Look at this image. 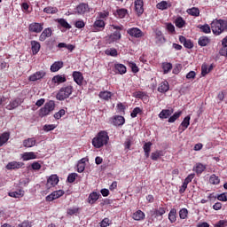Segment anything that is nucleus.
Here are the masks:
<instances>
[{
	"mask_svg": "<svg viewBox=\"0 0 227 227\" xmlns=\"http://www.w3.org/2000/svg\"><path fill=\"white\" fill-rule=\"evenodd\" d=\"M98 198H100V194L97 192H93L89 195V203L90 205H93L94 203H97Z\"/></svg>",
	"mask_w": 227,
	"mask_h": 227,
	"instance_id": "31",
	"label": "nucleus"
},
{
	"mask_svg": "<svg viewBox=\"0 0 227 227\" xmlns=\"http://www.w3.org/2000/svg\"><path fill=\"white\" fill-rule=\"evenodd\" d=\"M55 107L56 103L53 100L46 102L44 106L39 110V116H42V118H43V116L51 114V113H52Z\"/></svg>",
	"mask_w": 227,
	"mask_h": 227,
	"instance_id": "5",
	"label": "nucleus"
},
{
	"mask_svg": "<svg viewBox=\"0 0 227 227\" xmlns=\"http://www.w3.org/2000/svg\"><path fill=\"white\" fill-rule=\"evenodd\" d=\"M67 81V76L65 74H58L52 77L51 82L53 84H63Z\"/></svg>",
	"mask_w": 227,
	"mask_h": 227,
	"instance_id": "24",
	"label": "nucleus"
},
{
	"mask_svg": "<svg viewBox=\"0 0 227 227\" xmlns=\"http://www.w3.org/2000/svg\"><path fill=\"white\" fill-rule=\"evenodd\" d=\"M221 183V179H219V176H215V174L211 175L209 177V184L212 185H219Z\"/></svg>",
	"mask_w": 227,
	"mask_h": 227,
	"instance_id": "46",
	"label": "nucleus"
},
{
	"mask_svg": "<svg viewBox=\"0 0 227 227\" xmlns=\"http://www.w3.org/2000/svg\"><path fill=\"white\" fill-rule=\"evenodd\" d=\"M30 33H42L43 31V23L33 22L28 26Z\"/></svg>",
	"mask_w": 227,
	"mask_h": 227,
	"instance_id": "9",
	"label": "nucleus"
},
{
	"mask_svg": "<svg viewBox=\"0 0 227 227\" xmlns=\"http://www.w3.org/2000/svg\"><path fill=\"white\" fill-rule=\"evenodd\" d=\"M106 54L107 56H112L113 58H116V56H118V51L114 48H110L106 51Z\"/></svg>",
	"mask_w": 227,
	"mask_h": 227,
	"instance_id": "52",
	"label": "nucleus"
},
{
	"mask_svg": "<svg viewBox=\"0 0 227 227\" xmlns=\"http://www.w3.org/2000/svg\"><path fill=\"white\" fill-rule=\"evenodd\" d=\"M8 196L11 198H22V196H24V191L19 190L18 192H10Z\"/></svg>",
	"mask_w": 227,
	"mask_h": 227,
	"instance_id": "50",
	"label": "nucleus"
},
{
	"mask_svg": "<svg viewBox=\"0 0 227 227\" xmlns=\"http://www.w3.org/2000/svg\"><path fill=\"white\" fill-rule=\"evenodd\" d=\"M160 157H162V151H156L151 154L152 160H159Z\"/></svg>",
	"mask_w": 227,
	"mask_h": 227,
	"instance_id": "54",
	"label": "nucleus"
},
{
	"mask_svg": "<svg viewBox=\"0 0 227 227\" xmlns=\"http://www.w3.org/2000/svg\"><path fill=\"white\" fill-rule=\"evenodd\" d=\"M31 168L34 171H40V169H42V164H40L38 161H34L31 164Z\"/></svg>",
	"mask_w": 227,
	"mask_h": 227,
	"instance_id": "60",
	"label": "nucleus"
},
{
	"mask_svg": "<svg viewBox=\"0 0 227 227\" xmlns=\"http://www.w3.org/2000/svg\"><path fill=\"white\" fill-rule=\"evenodd\" d=\"M211 30L214 35H219L221 33L227 30L226 20H215L211 22Z\"/></svg>",
	"mask_w": 227,
	"mask_h": 227,
	"instance_id": "2",
	"label": "nucleus"
},
{
	"mask_svg": "<svg viewBox=\"0 0 227 227\" xmlns=\"http://www.w3.org/2000/svg\"><path fill=\"white\" fill-rule=\"evenodd\" d=\"M65 194V191L59 190L54 191L50 195L46 196L45 200L46 201H54V200H59V198H61Z\"/></svg>",
	"mask_w": 227,
	"mask_h": 227,
	"instance_id": "8",
	"label": "nucleus"
},
{
	"mask_svg": "<svg viewBox=\"0 0 227 227\" xmlns=\"http://www.w3.org/2000/svg\"><path fill=\"white\" fill-rule=\"evenodd\" d=\"M129 13V11L127 9H118L116 12L114 13V16L117 19H125Z\"/></svg>",
	"mask_w": 227,
	"mask_h": 227,
	"instance_id": "35",
	"label": "nucleus"
},
{
	"mask_svg": "<svg viewBox=\"0 0 227 227\" xmlns=\"http://www.w3.org/2000/svg\"><path fill=\"white\" fill-rule=\"evenodd\" d=\"M76 178H77V173H71L67 176V182L69 184H74V182H75Z\"/></svg>",
	"mask_w": 227,
	"mask_h": 227,
	"instance_id": "61",
	"label": "nucleus"
},
{
	"mask_svg": "<svg viewBox=\"0 0 227 227\" xmlns=\"http://www.w3.org/2000/svg\"><path fill=\"white\" fill-rule=\"evenodd\" d=\"M145 217L146 215H145V212H143L141 209L137 210L132 215V219H134V221H145Z\"/></svg>",
	"mask_w": 227,
	"mask_h": 227,
	"instance_id": "22",
	"label": "nucleus"
},
{
	"mask_svg": "<svg viewBox=\"0 0 227 227\" xmlns=\"http://www.w3.org/2000/svg\"><path fill=\"white\" fill-rule=\"evenodd\" d=\"M45 74L46 73L44 71H37L29 76L28 81L32 82L40 81V79H43Z\"/></svg>",
	"mask_w": 227,
	"mask_h": 227,
	"instance_id": "16",
	"label": "nucleus"
},
{
	"mask_svg": "<svg viewBox=\"0 0 227 227\" xmlns=\"http://www.w3.org/2000/svg\"><path fill=\"white\" fill-rule=\"evenodd\" d=\"M207 198L208 200H211L212 198H214L215 200H218V201H227V192L218 194L217 196H215V197H214V193H210Z\"/></svg>",
	"mask_w": 227,
	"mask_h": 227,
	"instance_id": "28",
	"label": "nucleus"
},
{
	"mask_svg": "<svg viewBox=\"0 0 227 227\" xmlns=\"http://www.w3.org/2000/svg\"><path fill=\"white\" fill-rule=\"evenodd\" d=\"M143 148L145 152V156L146 157V159H148V157H150V152H152V142L145 143Z\"/></svg>",
	"mask_w": 227,
	"mask_h": 227,
	"instance_id": "43",
	"label": "nucleus"
},
{
	"mask_svg": "<svg viewBox=\"0 0 227 227\" xmlns=\"http://www.w3.org/2000/svg\"><path fill=\"white\" fill-rule=\"evenodd\" d=\"M190 125H191V115H187L186 117H184V119L181 122L178 128V130L180 132H184L185 130H187Z\"/></svg>",
	"mask_w": 227,
	"mask_h": 227,
	"instance_id": "14",
	"label": "nucleus"
},
{
	"mask_svg": "<svg viewBox=\"0 0 227 227\" xmlns=\"http://www.w3.org/2000/svg\"><path fill=\"white\" fill-rule=\"evenodd\" d=\"M156 8L161 11L168 10V8H171V4H168L167 1L163 0L156 4Z\"/></svg>",
	"mask_w": 227,
	"mask_h": 227,
	"instance_id": "41",
	"label": "nucleus"
},
{
	"mask_svg": "<svg viewBox=\"0 0 227 227\" xmlns=\"http://www.w3.org/2000/svg\"><path fill=\"white\" fill-rule=\"evenodd\" d=\"M145 2L143 0H136L135 1V12L138 15V17H141L143 13H145Z\"/></svg>",
	"mask_w": 227,
	"mask_h": 227,
	"instance_id": "10",
	"label": "nucleus"
},
{
	"mask_svg": "<svg viewBox=\"0 0 227 227\" xmlns=\"http://www.w3.org/2000/svg\"><path fill=\"white\" fill-rule=\"evenodd\" d=\"M66 112L65 109H60L59 112H57L56 114H54V118L55 120H61V118H63V116H65Z\"/></svg>",
	"mask_w": 227,
	"mask_h": 227,
	"instance_id": "58",
	"label": "nucleus"
},
{
	"mask_svg": "<svg viewBox=\"0 0 227 227\" xmlns=\"http://www.w3.org/2000/svg\"><path fill=\"white\" fill-rule=\"evenodd\" d=\"M127 33L129 36H133L134 38H141L142 36H145L143 31L138 27H131L128 29Z\"/></svg>",
	"mask_w": 227,
	"mask_h": 227,
	"instance_id": "11",
	"label": "nucleus"
},
{
	"mask_svg": "<svg viewBox=\"0 0 227 227\" xmlns=\"http://www.w3.org/2000/svg\"><path fill=\"white\" fill-rule=\"evenodd\" d=\"M24 166V163L20 161H11L6 165V169L12 170V169H20Z\"/></svg>",
	"mask_w": 227,
	"mask_h": 227,
	"instance_id": "21",
	"label": "nucleus"
},
{
	"mask_svg": "<svg viewBox=\"0 0 227 227\" xmlns=\"http://www.w3.org/2000/svg\"><path fill=\"white\" fill-rule=\"evenodd\" d=\"M107 143H109V133L106 130L99 131L92 139V146L98 149L107 145Z\"/></svg>",
	"mask_w": 227,
	"mask_h": 227,
	"instance_id": "1",
	"label": "nucleus"
},
{
	"mask_svg": "<svg viewBox=\"0 0 227 227\" xmlns=\"http://www.w3.org/2000/svg\"><path fill=\"white\" fill-rule=\"evenodd\" d=\"M93 27L96 31H103L106 27V22L104 20H97L94 22Z\"/></svg>",
	"mask_w": 227,
	"mask_h": 227,
	"instance_id": "34",
	"label": "nucleus"
},
{
	"mask_svg": "<svg viewBox=\"0 0 227 227\" xmlns=\"http://www.w3.org/2000/svg\"><path fill=\"white\" fill-rule=\"evenodd\" d=\"M166 29L168 33H170L171 35H175V33H176V30H175V25H173L172 23H166Z\"/></svg>",
	"mask_w": 227,
	"mask_h": 227,
	"instance_id": "55",
	"label": "nucleus"
},
{
	"mask_svg": "<svg viewBox=\"0 0 227 227\" xmlns=\"http://www.w3.org/2000/svg\"><path fill=\"white\" fill-rule=\"evenodd\" d=\"M74 93V86L68 84V85H64L63 87H61L57 95H56V98L57 100H67V98H70V95H72Z\"/></svg>",
	"mask_w": 227,
	"mask_h": 227,
	"instance_id": "3",
	"label": "nucleus"
},
{
	"mask_svg": "<svg viewBox=\"0 0 227 227\" xmlns=\"http://www.w3.org/2000/svg\"><path fill=\"white\" fill-rule=\"evenodd\" d=\"M133 97H135V98H145V97H146V92H143V91H136L135 93H133Z\"/></svg>",
	"mask_w": 227,
	"mask_h": 227,
	"instance_id": "62",
	"label": "nucleus"
},
{
	"mask_svg": "<svg viewBox=\"0 0 227 227\" xmlns=\"http://www.w3.org/2000/svg\"><path fill=\"white\" fill-rule=\"evenodd\" d=\"M51 36H52V28L47 27L40 35L39 41L45 42V40H47V38H51Z\"/></svg>",
	"mask_w": 227,
	"mask_h": 227,
	"instance_id": "17",
	"label": "nucleus"
},
{
	"mask_svg": "<svg viewBox=\"0 0 227 227\" xmlns=\"http://www.w3.org/2000/svg\"><path fill=\"white\" fill-rule=\"evenodd\" d=\"M30 45L34 56L36 55L37 52H40L42 45H40V43H38V41H31Z\"/></svg>",
	"mask_w": 227,
	"mask_h": 227,
	"instance_id": "29",
	"label": "nucleus"
},
{
	"mask_svg": "<svg viewBox=\"0 0 227 227\" xmlns=\"http://www.w3.org/2000/svg\"><path fill=\"white\" fill-rule=\"evenodd\" d=\"M36 145V138L31 137L23 140L24 148H33Z\"/></svg>",
	"mask_w": 227,
	"mask_h": 227,
	"instance_id": "26",
	"label": "nucleus"
},
{
	"mask_svg": "<svg viewBox=\"0 0 227 227\" xmlns=\"http://www.w3.org/2000/svg\"><path fill=\"white\" fill-rule=\"evenodd\" d=\"M182 116V111L176 112L172 116L168 118V123H175L176 120H178Z\"/></svg>",
	"mask_w": 227,
	"mask_h": 227,
	"instance_id": "51",
	"label": "nucleus"
},
{
	"mask_svg": "<svg viewBox=\"0 0 227 227\" xmlns=\"http://www.w3.org/2000/svg\"><path fill=\"white\" fill-rule=\"evenodd\" d=\"M158 91L160 93H166L169 91V82H168V81L161 82L158 87Z\"/></svg>",
	"mask_w": 227,
	"mask_h": 227,
	"instance_id": "25",
	"label": "nucleus"
},
{
	"mask_svg": "<svg viewBox=\"0 0 227 227\" xmlns=\"http://www.w3.org/2000/svg\"><path fill=\"white\" fill-rule=\"evenodd\" d=\"M100 227H107L109 226V218H104L99 223Z\"/></svg>",
	"mask_w": 227,
	"mask_h": 227,
	"instance_id": "64",
	"label": "nucleus"
},
{
	"mask_svg": "<svg viewBox=\"0 0 227 227\" xmlns=\"http://www.w3.org/2000/svg\"><path fill=\"white\" fill-rule=\"evenodd\" d=\"M110 121L114 127H121L122 125H125V117L115 115L110 118Z\"/></svg>",
	"mask_w": 227,
	"mask_h": 227,
	"instance_id": "7",
	"label": "nucleus"
},
{
	"mask_svg": "<svg viewBox=\"0 0 227 227\" xmlns=\"http://www.w3.org/2000/svg\"><path fill=\"white\" fill-rule=\"evenodd\" d=\"M114 68L118 74L123 75V74H127V67L123 64H115Z\"/></svg>",
	"mask_w": 227,
	"mask_h": 227,
	"instance_id": "37",
	"label": "nucleus"
},
{
	"mask_svg": "<svg viewBox=\"0 0 227 227\" xmlns=\"http://www.w3.org/2000/svg\"><path fill=\"white\" fill-rule=\"evenodd\" d=\"M112 27L113 29H115V31L108 35L107 42L109 43L120 42L121 40V31H123V26L112 25Z\"/></svg>",
	"mask_w": 227,
	"mask_h": 227,
	"instance_id": "4",
	"label": "nucleus"
},
{
	"mask_svg": "<svg viewBox=\"0 0 227 227\" xmlns=\"http://www.w3.org/2000/svg\"><path fill=\"white\" fill-rule=\"evenodd\" d=\"M63 68V61H57L51 66V72H59Z\"/></svg>",
	"mask_w": 227,
	"mask_h": 227,
	"instance_id": "42",
	"label": "nucleus"
},
{
	"mask_svg": "<svg viewBox=\"0 0 227 227\" xmlns=\"http://www.w3.org/2000/svg\"><path fill=\"white\" fill-rule=\"evenodd\" d=\"M197 27L198 29H200L202 33H205V35H209V33H212V27H210L208 24L198 25Z\"/></svg>",
	"mask_w": 227,
	"mask_h": 227,
	"instance_id": "38",
	"label": "nucleus"
},
{
	"mask_svg": "<svg viewBox=\"0 0 227 227\" xmlns=\"http://www.w3.org/2000/svg\"><path fill=\"white\" fill-rule=\"evenodd\" d=\"M155 40L158 45H162V43H166V37L162 35V31L156 29L155 30Z\"/></svg>",
	"mask_w": 227,
	"mask_h": 227,
	"instance_id": "18",
	"label": "nucleus"
},
{
	"mask_svg": "<svg viewBox=\"0 0 227 227\" xmlns=\"http://www.w3.org/2000/svg\"><path fill=\"white\" fill-rule=\"evenodd\" d=\"M168 221L173 224L176 223V208H171L168 213Z\"/></svg>",
	"mask_w": 227,
	"mask_h": 227,
	"instance_id": "39",
	"label": "nucleus"
},
{
	"mask_svg": "<svg viewBox=\"0 0 227 227\" xmlns=\"http://www.w3.org/2000/svg\"><path fill=\"white\" fill-rule=\"evenodd\" d=\"M20 104H22V100L18 98L10 102V104L7 105L6 109H8V111H12V109H17Z\"/></svg>",
	"mask_w": 227,
	"mask_h": 227,
	"instance_id": "23",
	"label": "nucleus"
},
{
	"mask_svg": "<svg viewBox=\"0 0 227 227\" xmlns=\"http://www.w3.org/2000/svg\"><path fill=\"white\" fill-rule=\"evenodd\" d=\"M98 97L99 98H102V100H111V98L113 97V92L109 90L100 91Z\"/></svg>",
	"mask_w": 227,
	"mask_h": 227,
	"instance_id": "30",
	"label": "nucleus"
},
{
	"mask_svg": "<svg viewBox=\"0 0 227 227\" xmlns=\"http://www.w3.org/2000/svg\"><path fill=\"white\" fill-rule=\"evenodd\" d=\"M139 113H142V110L138 106L135 107L130 114L131 118H137Z\"/></svg>",
	"mask_w": 227,
	"mask_h": 227,
	"instance_id": "63",
	"label": "nucleus"
},
{
	"mask_svg": "<svg viewBox=\"0 0 227 227\" xmlns=\"http://www.w3.org/2000/svg\"><path fill=\"white\" fill-rule=\"evenodd\" d=\"M57 184H59V177L58 175L53 174L48 177L46 187L51 189L52 187H56Z\"/></svg>",
	"mask_w": 227,
	"mask_h": 227,
	"instance_id": "6",
	"label": "nucleus"
},
{
	"mask_svg": "<svg viewBox=\"0 0 227 227\" xmlns=\"http://www.w3.org/2000/svg\"><path fill=\"white\" fill-rule=\"evenodd\" d=\"M57 22H59L61 27H65V29H72V26L65 19H58Z\"/></svg>",
	"mask_w": 227,
	"mask_h": 227,
	"instance_id": "49",
	"label": "nucleus"
},
{
	"mask_svg": "<svg viewBox=\"0 0 227 227\" xmlns=\"http://www.w3.org/2000/svg\"><path fill=\"white\" fill-rule=\"evenodd\" d=\"M174 112H175V110L173 108L163 109L159 114V118H160V120H166V119L169 118V116H171V114H173Z\"/></svg>",
	"mask_w": 227,
	"mask_h": 227,
	"instance_id": "20",
	"label": "nucleus"
},
{
	"mask_svg": "<svg viewBox=\"0 0 227 227\" xmlns=\"http://www.w3.org/2000/svg\"><path fill=\"white\" fill-rule=\"evenodd\" d=\"M81 208L77 207H69L67 210V215H77V214H80Z\"/></svg>",
	"mask_w": 227,
	"mask_h": 227,
	"instance_id": "45",
	"label": "nucleus"
},
{
	"mask_svg": "<svg viewBox=\"0 0 227 227\" xmlns=\"http://www.w3.org/2000/svg\"><path fill=\"white\" fill-rule=\"evenodd\" d=\"M198 43L200 47H207V45L210 43V38H208V36L202 35L199 38Z\"/></svg>",
	"mask_w": 227,
	"mask_h": 227,
	"instance_id": "32",
	"label": "nucleus"
},
{
	"mask_svg": "<svg viewBox=\"0 0 227 227\" xmlns=\"http://www.w3.org/2000/svg\"><path fill=\"white\" fill-rule=\"evenodd\" d=\"M166 210H168L167 207H160L151 211V216L155 217V219H157V217H162V215H164V214H166Z\"/></svg>",
	"mask_w": 227,
	"mask_h": 227,
	"instance_id": "13",
	"label": "nucleus"
},
{
	"mask_svg": "<svg viewBox=\"0 0 227 227\" xmlns=\"http://www.w3.org/2000/svg\"><path fill=\"white\" fill-rule=\"evenodd\" d=\"M206 169L207 166L203 165L202 163H196V165L193 168V171L197 175H201V173H203V171H205Z\"/></svg>",
	"mask_w": 227,
	"mask_h": 227,
	"instance_id": "33",
	"label": "nucleus"
},
{
	"mask_svg": "<svg viewBox=\"0 0 227 227\" xmlns=\"http://www.w3.org/2000/svg\"><path fill=\"white\" fill-rule=\"evenodd\" d=\"M21 159L24 161L33 160L36 159V153H35L34 152L24 153L21 154Z\"/></svg>",
	"mask_w": 227,
	"mask_h": 227,
	"instance_id": "27",
	"label": "nucleus"
},
{
	"mask_svg": "<svg viewBox=\"0 0 227 227\" xmlns=\"http://www.w3.org/2000/svg\"><path fill=\"white\" fill-rule=\"evenodd\" d=\"M175 25L179 28L182 29V27H185V20L182 18V16H179L175 20Z\"/></svg>",
	"mask_w": 227,
	"mask_h": 227,
	"instance_id": "44",
	"label": "nucleus"
},
{
	"mask_svg": "<svg viewBox=\"0 0 227 227\" xmlns=\"http://www.w3.org/2000/svg\"><path fill=\"white\" fill-rule=\"evenodd\" d=\"M188 15H192V17H200V9L198 7H192L187 10Z\"/></svg>",
	"mask_w": 227,
	"mask_h": 227,
	"instance_id": "48",
	"label": "nucleus"
},
{
	"mask_svg": "<svg viewBox=\"0 0 227 227\" xmlns=\"http://www.w3.org/2000/svg\"><path fill=\"white\" fill-rule=\"evenodd\" d=\"M73 79L78 86H82V82L84 81V76L82 75V73L79 71L73 72Z\"/></svg>",
	"mask_w": 227,
	"mask_h": 227,
	"instance_id": "15",
	"label": "nucleus"
},
{
	"mask_svg": "<svg viewBox=\"0 0 227 227\" xmlns=\"http://www.w3.org/2000/svg\"><path fill=\"white\" fill-rule=\"evenodd\" d=\"M128 65L129 68H131V72H133V74H137V72H139V67H137V65H136V63L130 61L128 62Z\"/></svg>",
	"mask_w": 227,
	"mask_h": 227,
	"instance_id": "56",
	"label": "nucleus"
},
{
	"mask_svg": "<svg viewBox=\"0 0 227 227\" xmlns=\"http://www.w3.org/2000/svg\"><path fill=\"white\" fill-rule=\"evenodd\" d=\"M10 139V133L4 132L0 135V146H4Z\"/></svg>",
	"mask_w": 227,
	"mask_h": 227,
	"instance_id": "40",
	"label": "nucleus"
},
{
	"mask_svg": "<svg viewBox=\"0 0 227 227\" xmlns=\"http://www.w3.org/2000/svg\"><path fill=\"white\" fill-rule=\"evenodd\" d=\"M44 13L54 15L58 12V9L56 7L48 6L43 9Z\"/></svg>",
	"mask_w": 227,
	"mask_h": 227,
	"instance_id": "53",
	"label": "nucleus"
},
{
	"mask_svg": "<svg viewBox=\"0 0 227 227\" xmlns=\"http://www.w3.org/2000/svg\"><path fill=\"white\" fill-rule=\"evenodd\" d=\"M179 42L180 43H183L185 49H192V47H194V43H192V41L187 40V38H185V36L184 35H179Z\"/></svg>",
	"mask_w": 227,
	"mask_h": 227,
	"instance_id": "19",
	"label": "nucleus"
},
{
	"mask_svg": "<svg viewBox=\"0 0 227 227\" xmlns=\"http://www.w3.org/2000/svg\"><path fill=\"white\" fill-rule=\"evenodd\" d=\"M187 215H189V210H187V208L180 209V211H179L180 219H186Z\"/></svg>",
	"mask_w": 227,
	"mask_h": 227,
	"instance_id": "57",
	"label": "nucleus"
},
{
	"mask_svg": "<svg viewBox=\"0 0 227 227\" xmlns=\"http://www.w3.org/2000/svg\"><path fill=\"white\" fill-rule=\"evenodd\" d=\"M222 45L223 48L221 50L220 54L227 58V36L223 39Z\"/></svg>",
	"mask_w": 227,
	"mask_h": 227,
	"instance_id": "47",
	"label": "nucleus"
},
{
	"mask_svg": "<svg viewBox=\"0 0 227 227\" xmlns=\"http://www.w3.org/2000/svg\"><path fill=\"white\" fill-rule=\"evenodd\" d=\"M161 68L163 70V74H169V72H171V70H173V64L169 63V62H163L161 64Z\"/></svg>",
	"mask_w": 227,
	"mask_h": 227,
	"instance_id": "36",
	"label": "nucleus"
},
{
	"mask_svg": "<svg viewBox=\"0 0 227 227\" xmlns=\"http://www.w3.org/2000/svg\"><path fill=\"white\" fill-rule=\"evenodd\" d=\"M86 12H90V5L88 4L81 3L75 8V13L78 15H84Z\"/></svg>",
	"mask_w": 227,
	"mask_h": 227,
	"instance_id": "12",
	"label": "nucleus"
},
{
	"mask_svg": "<svg viewBox=\"0 0 227 227\" xmlns=\"http://www.w3.org/2000/svg\"><path fill=\"white\" fill-rule=\"evenodd\" d=\"M54 129H56L55 124H45L43 127V130H44V132H51V130H54Z\"/></svg>",
	"mask_w": 227,
	"mask_h": 227,
	"instance_id": "59",
	"label": "nucleus"
}]
</instances>
